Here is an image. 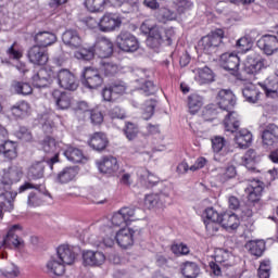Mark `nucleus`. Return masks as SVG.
I'll return each mask as SVG.
<instances>
[{"label":"nucleus","mask_w":278,"mask_h":278,"mask_svg":"<svg viewBox=\"0 0 278 278\" xmlns=\"http://www.w3.org/2000/svg\"><path fill=\"white\" fill-rule=\"evenodd\" d=\"M140 31L148 36L147 47L155 51H159L162 45H173V40H175V28H164L151 20H146L141 24Z\"/></svg>","instance_id":"f257e3e1"},{"label":"nucleus","mask_w":278,"mask_h":278,"mask_svg":"<svg viewBox=\"0 0 278 278\" xmlns=\"http://www.w3.org/2000/svg\"><path fill=\"white\" fill-rule=\"evenodd\" d=\"M118 228L112 225L103 226V224L98 223V229L100 231L98 243L109 248L114 247L115 242H117L121 249L131 247L134 244V229L125 228V226L119 230Z\"/></svg>","instance_id":"f03ea898"},{"label":"nucleus","mask_w":278,"mask_h":278,"mask_svg":"<svg viewBox=\"0 0 278 278\" xmlns=\"http://www.w3.org/2000/svg\"><path fill=\"white\" fill-rule=\"evenodd\" d=\"M138 212L140 210H136L135 207L124 206L118 212L114 213L111 218H103L100 220V224H103V227H127L134 220H140L138 216Z\"/></svg>","instance_id":"7ed1b4c3"},{"label":"nucleus","mask_w":278,"mask_h":278,"mask_svg":"<svg viewBox=\"0 0 278 278\" xmlns=\"http://www.w3.org/2000/svg\"><path fill=\"white\" fill-rule=\"evenodd\" d=\"M173 190L170 188H165L160 193H150L144 197V206L148 210H155L156 212L160 210H164L166 205H170L173 203Z\"/></svg>","instance_id":"20e7f679"},{"label":"nucleus","mask_w":278,"mask_h":278,"mask_svg":"<svg viewBox=\"0 0 278 278\" xmlns=\"http://www.w3.org/2000/svg\"><path fill=\"white\" fill-rule=\"evenodd\" d=\"M23 233V226L15 224L9 228V231L5 237L0 240V251L1 249H15L20 251L25 247V241L21 239Z\"/></svg>","instance_id":"39448f33"},{"label":"nucleus","mask_w":278,"mask_h":278,"mask_svg":"<svg viewBox=\"0 0 278 278\" xmlns=\"http://www.w3.org/2000/svg\"><path fill=\"white\" fill-rule=\"evenodd\" d=\"M269 66L270 61H268V59H264V56L257 52H251L245 59L243 71L247 75H257V73Z\"/></svg>","instance_id":"423d86ee"},{"label":"nucleus","mask_w":278,"mask_h":278,"mask_svg":"<svg viewBox=\"0 0 278 278\" xmlns=\"http://www.w3.org/2000/svg\"><path fill=\"white\" fill-rule=\"evenodd\" d=\"M27 190H35L28 194L27 205L29 207H40L45 203V193L40 191V185H34L29 181H26L18 188V193L27 192Z\"/></svg>","instance_id":"0eeeda50"},{"label":"nucleus","mask_w":278,"mask_h":278,"mask_svg":"<svg viewBox=\"0 0 278 278\" xmlns=\"http://www.w3.org/2000/svg\"><path fill=\"white\" fill-rule=\"evenodd\" d=\"M256 46L265 55H275L278 51V25L274 28L271 34L262 36L257 40Z\"/></svg>","instance_id":"6e6552de"},{"label":"nucleus","mask_w":278,"mask_h":278,"mask_svg":"<svg viewBox=\"0 0 278 278\" xmlns=\"http://www.w3.org/2000/svg\"><path fill=\"white\" fill-rule=\"evenodd\" d=\"M62 142L55 141V139L51 137H46L41 143V149L48 155H54L48 161V165L51 169H53V164H58L60 162V153L62 152Z\"/></svg>","instance_id":"1a4fd4ad"},{"label":"nucleus","mask_w":278,"mask_h":278,"mask_svg":"<svg viewBox=\"0 0 278 278\" xmlns=\"http://www.w3.org/2000/svg\"><path fill=\"white\" fill-rule=\"evenodd\" d=\"M54 81H56V84H59V86L64 90L75 91L77 88H79L77 77H75V75L66 68L54 73Z\"/></svg>","instance_id":"9d476101"},{"label":"nucleus","mask_w":278,"mask_h":278,"mask_svg":"<svg viewBox=\"0 0 278 278\" xmlns=\"http://www.w3.org/2000/svg\"><path fill=\"white\" fill-rule=\"evenodd\" d=\"M81 84L89 90H97L99 86L103 85V77L101 72L94 67H85L83 72Z\"/></svg>","instance_id":"9b49d317"},{"label":"nucleus","mask_w":278,"mask_h":278,"mask_svg":"<svg viewBox=\"0 0 278 278\" xmlns=\"http://www.w3.org/2000/svg\"><path fill=\"white\" fill-rule=\"evenodd\" d=\"M116 45L125 53H134L137 49H140L138 39L129 31H121L116 37Z\"/></svg>","instance_id":"f8f14e48"},{"label":"nucleus","mask_w":278,"mask_h":278,"mask_svg":"<svg viewBox=\"0 0 278 278\" xmlns=\"http://www.w3.org/2000/svg\"><path fill=\"white\" fill-rule=\"evenodd\" d=\"M30 81L34 88H47L55 81V72L47 68H40L33 73Z\"/></svg>","instance_id":"ddd939ff"},{"label":"nucleus","mask_w":278,"mask_h":278,"mask_svg":"<svg viewBox=\"0 0 278 278\" xmlns=\"http://www.w3.org/2000/svg\"><path fill=\"white\" fill-rule=\"evenodd\" d=\"M96 164L98 170L104 175H109L110 177H115V175H118V160L112 155L102 156L100 160L96 161Z\"/></svg>","instance_id":"4468645a"},{"label":"nucleus","mask_w":278,"mask_h":278,"mask_svg":"<svg viewBox=\"0 0 278 278\" xmlns=\"http://www.w3.org/2000/svg\"><path fill=\"white\" fill-rule=\"evenodd\" d=\"M121 25H123L121 16L114 13H105L99 21V30L109 34L114 31V29H118Z\"/></svg>","instance_id":"2eb2a0df"},{"label":"nucleus","mask_w":278,"mask_h":278,"mask_svg":"<svg viewBox=\"0 0 278 278\" xmlns=\"http://www.w3.org/2000/svg\"><path fill=\"white\" fill-rule=\"evenodd\" d=\"M217 105L223 108L225 112H231L236 108V94L233 91L227 89H220L215 96Z\"/></svg>","instance_id":"dca6fc26"},{"label":"nucleus","mask_w":278,"mask_h":278,"mask_svg":"<svg viewBox=\"0 0 278 278\" xmlns=\"http://www.w3.org/2000/svg\"><path fill=\"white\" fill-rule=\"evenodd\" d=\"M94 53L100 60H108L114 53V43L106 37H99L93 46Z\"/></svg>","instance_id":"f3484780"},{"label":"nucleus","mask_w":278,"mask_h":278,"mask_svg":"<svg viewBox=\"0 0 278 278\" xmlns=\"http://www.w3.org/2000/svg\"><path fill=\"white\" fill-rule=\"evenodd\" d=\"M27 58L30 64H35L36 66H45L49 62V53H47V49L40 46H33L27 51Z\"/></svg>","instance_id":"a211bd4d"},{"label":"nucleus","mask_w":278,"mask_h":278,"mask_svg":"<svg viewBox=\"0 0 278 278\" xmlns=\"http://www.w3.org/2000/svg\"><path fill=\"white\" fill-rule=\"evenodd\" d=\"M21 179H23V167L11 166L3 170L0 181L3 186H13V184H18Z\"/></svg>","instance_id":"6ab92c4d"},{"label":"nucleus","mask_w":278,"mask_h":278,"mask_svg":"<svg viewBox=\"0 0 278 278\" xmlns=\"http://www.w3.org/2000/svg\"><path fill=\"white\" fill-rule=\"evenodd\" d=\"M220 66L224 67L225 71H229L232 75L238 73V68H240V56L236 53H224L220 55Z\"/></svg>","instance_id":"aec40b11"},{"label":"nucleus","mask_w":278,"mask_h":278,"mask_svg":"<svg viewBox=\"0 0 278 278\" xmlns=\"http://www.w3.org/2000/svg\"><path fill=\"white\" fill-rule=\"evenodd\" d=\"M262 142L263 147L267 149L269 147H275L278 142V126L276 124H267L262 131Z\"/></svg>","instance_id":"412c9836"},{"label":"nucleus","mask_w":278,"mask_h":278,"mask_svg":"<svg viewBox=\"0 0 278 278\" xmlns=\"http://www.w3.org/2000/svg\"><path fill=\"white\" fill-rule=\"evenodd\" d=\"M18 192L5 191L0 193V220L3 219V212H12L14 210V199Z\"/></svg>","instance_id":"4be33fe9"},{"label":"nucleus","mask_w":278,"mask_h":278,"mask_svg":"<svg viewBox=\"0 0 278 278\" xmlns=\"http://www.w3.org/2000/svg\"><path fill=\"white\" fill-rule=\"evenodd\" d=\"M105 262V254L99 251L87 250L83 252V264L85 266H101Z\"/></svg>","instance_id":"5701e85b"},{"label":"nucleus","mask_w":278,"mask_h":278,"mask_svg":"<svg viewBox=\"0 0 278 278\" xmlns=\"http://www.w3.org/2000/svg\"><path fill=\"white\" fill-rule=\"evenodd\" d=\"M223 125L225 131H230L235 134L240 129V115H238L235 111H226V115H224Z\"/></svg>","instance_id":"b1692460"},{"label":"nucleus","mask_w":278,"mask_h":278,"mask_svg":"<svg viewBox=\"0 0 278 278\" xmlns=\"http://www.w3.org/2000/svg\"><path fill=\"white\" fill-rule=\"evenodd\" d=\"M56 255L60 262H62L65 266H71L74 264L77 254L73 251V248L68 244H62L56 249Z\"/></svg>","instance_id":"393cba45"},{"label":"nucleus","mask_w":278,"mask_h":278,"mask_svg":"<svg viewBox=\"0 0 278 278\" xmlns=\"http://www.w3.org/2000/svg\"><path fill=\"white\" fill-rule=\"evenodd\" d=\"M262 192H264V182L260 180H253L247 188L248 201L251 203H257L262 199Z\"/></svg>","instance_id":"a878e982"},{"label":"nucleus","mask_w":278,"mask_h":278,"mask_svg":"<svg viewBox=\"0 0 278 278\" xmlns=\"http://www.w3.org/2000/svg\"><path fill=\"white\" fill-rule=\"evenodd\" d=\"M62 40L66 47L71 49H78L81 47V36L76 29H67L62 35Z\"/></svg>","instance_id":"bb28decb"},{"label":"nucleus","mask_w":278,"mask_h":278,"mask_svg":"<svg viewBox=\"0 0 278 278\" xmlns=\"http://www.w3.org/2000/svg\"><path fill=\"white\" fill-rule=\"evenodd\" d=\"M34 40L38 47L45 49L47 47H51V45H54L58 37L51 31H39L35 35Z\"/></svg>","instance_id":"cd10ccee"},{"label":"nucleus","mask_w":278,"mask_h":278,"mask_svg":"<svg viewBox=\"0 0 278 278\" xmlns=\"http://www.w3.org/2000/svg\"><path fill=\"white\" fill-rule=\"evenodd\" d=\"M52 97L59 110H68L71 108V103H73V98L71 97V93L67 92L54 90L52 92Z\"/></svg>","instance_id":"c85d7f7f"},{"label":"nucleus","mask_w":278,"mask_h":278,"mask_svg":"<svg viewBox=\"0 0 278 278\" xmlns=\"http://www.w3.org/2000/svg\"><path fill=\"white\" fill-rule=\"evenodd\" d=\"M98 71L103 73L105 77H114L118 73V64L110 61V59H100Z\"/></svg>","instance_id":"c756f323"},{"label":"nucleus","mask_w":278,"mask_h":278,"mask_svg":"<svg viewBox=\"0 0 278 278\" xmlns=\"http://www.w3.org/2000/svg\"><path fill=\"white\" fill-rule=\"evenodd\" d=\"M11 114L15 118H27V116L31 114V106L28 104L27 101L16 102L11 108Z\"/></svg>","instance_id":"7c9ffc66"},{"label":"nucleus","mask_w":278,"mask_h":278,"mask_svg":"<svg viewBox=\"0 0 278 278\" xmlns=\"http://www.w3.org/2000/svg\"><path fill=\"white\" fill-rule=\"evenodd\" d=\"M235 142L240 149H249L251 142H253V135L248 129H241L235 131Z\"/></svg>","instance_id":"2f4dec72"},{"label":"nucleus","mask_w":278,"mask_h":278,"mask_svg":"<svg viewBox=\"0 0 278 278\" xmlns=\"http://www.w3.org/2000/svg\"><path fill=\"white\" fill-rule=\"evenodd\" d=\"M194 211L202 218L205 228L210 227V199H204L194 206Z\"/></svg>","instance_id":"473e14b6"},{"label":"nucleus","mask_w":278,"mask_h":278,"mask_svg":"<svg viewBox=\"0 0 278 278\" xmlns=\"http://www.w3.org/2000/svg\"><path fill=\"white\" fill-rule=\"evenodd\" d=\"M108 136L103 132H96L90 138L89 147L94 151H103L108 147Z\"/></svg>","instance_id":"72a5a7b5"},{"label":"nucleus","mask_w":278,"mask_h":278,"mask_svg":"<svg viewBox=\"0 0 278 278\" xmlns=\"http://www.w3.org/2000/svg\"><path fill=\"white\" fill-rule=\"evenodd\" d=\"M245 249L255 257H262L266 251V242L264 240H251L245 243Z\"/></svg>","instance_id":"f704fd0d"},{"label":"nucleus","mask_w":278,"mask_h":278,"mask_svg":"<svg viewBox=\"0 0 278 278\" xmlns=\"http://www.w3.org/2000/svg\"><path fill=\"white\" fill-rule=\"evenodd\" d=\"M222 227L227 229V231H236L240 227V218L235 213H225L222 219Z\"/></svg>","instance_id":"c9c22d12"},{"label":"nucleus","mask_w":278,"mask_h":278,"mask_svg":"<svg viewBox=\"0 0 278 278\" xmlns=\"http://www.w3.org/2000/svg\"><path fill=\"white\" fill-rule=\"evenodd\" d=\"M63 155L68 160V162H73L74 164H79L86 160L84 152L77 148H73L68 146L64 151Z\"/></svg>","instance_id":"e433bc0d"},{"label":"nucleus","mask_w":278,"mask_h":278,"mask_svg":"<svg viewBox=\"0 0 278 278\" xmlns=\"http://www.w3.org/2000/svg\"><path fill=\"white\" fill-rule=\"evenodd\" d=\"M242 94L245 101L252 104L260 103V97H262V92L253 85H249L243 88Z\"/></svg>","instance_id":"4c0bfd02"},{"label":"nucleus","mask_w":278,"mask_h":278,"mask_svg":"<svg viewBox=\"0 0 278 278\" xmlns=\"http://www.w3.org/2000/svg\"><path fill=\"white\" fill-rule=\"evenodd\" d=\"M77 167H65L56 175L58 184H68L77 177Z\"/></svg>","instance_id":"58836bf2"},{"label":"nucleus","mask_w":278,"mask_h":278,"mask_svg":"<svg viewBox=\"0 0 278 278\" xmlns=\"http://www.w3.org/2000/svg\"><path fill=\"white\" fill-rule=\"evenodd\" d=\"M28 177L35 181L42 179V177H45V161L33 163L28 168Z\"/></svg>","instance_id":"ea45409f"},{"label":"nucleus","mask_w":278,"mask_h":278,"mask_svg":"<svg viewBox=\"0 0 278 278\" xmlns=\"http://www.w3.org/2000/svg\"><path fill=\"white\" fill-rule=\"evenodd\" d=\"M65 264L62 263V261L55 260V257H52L48 263H47V269L48 273L51 275H55L56 277H62L65 273Z\"/></svg>","instance_id":"a19ab883"},{"label":"nucleus","mask_w":278,"mask_h":278,"mask_svg":"<svg viewBox=\"0 0 278 278\" xmlns=\"http://www.w3.org/2000/svg\"><path fill=\"white\" fill-rule=\"evenodd\" d=\"M258 86L264 90L268 99H277L278 81L265 80L264 83H260Z\"/></svg>","instance_id":"79ce46f5"},{"label":"nucleus","mask_w":278,"mask_h":278,"mask_svg":"<svg viewBox=\"0 0 278 278\" xmlns=\"http://www.w3.org/2000/svg\"><path fill=\"white\" fill-rule=\"evenodd\" d=\"M194 73V81L199 84V86H205L210 84V66L205 65L204 67H199L193 71Z\"/></svg>","instance_id":"37998d69"},{"label":"nucleus","mask_w":278,"mask_h":278,"mask_svg":"<svg viewBox=\"0 0 278 278\" xmlns=\"http://www.w3.org/2000/svg\"><path fill=\"white\" fill-rule=\"evenodd\" d=\"M199 273H201V269L199 268V265L194 262H186L182 265L181 274L185 278H197L199 277Z\"/></svg>","instance_id":"c03bdc74"},{"label":"nucleus","mask_w":278,"mask_h":278,"mask_svg":"<svg viewBox=\"0 0 278 278\" xmlns=\"http://www.w3.org/2000/svg\"><path fill=\"white\" fill-rule=\"evenodd\" d=\"M0 153H2L7 160H15L17 155L16 143L4 140V143H0Z\"/></svg>","instance_id":"a18cd8bd"},{"label":"nucleus","mask_w":278,"mask_h":278,"mask_svg":"<svg viewBox=\"0 0 278 278\" xmlns=\"http://www.w3.org/2000/svg\"><path fill=\"white\" fill-rule=\"evenodd\" d=\"M188 108L190 114H197L203 108V97L193 93L188 97Z\"/></svg>","instance_id":"49530a36"},{"label":"nucleus","mask_w":278,"mask_h":278,"mask_svg":"<svg viewBox=\"0 0 278 278\" xmlns=\"http://www.w3.org/2000/svg\"><path fill=\"white\" fill-rule=\"evenodd\" d=\"M110 1L108 0H86L85 7L89 12L99 13L103 12Z\"/></svg>","instance_id":"de8ad7c7"},{"label":"nucleus","mask_w":278,"mask_h":278,"mask_svg":"<svg viewBox=\"0 0 278 278\" xmlns=\"http://www.w3.org/2000/svg\"><path fill=\"white\" fill-rule=\"evenodd\" d=\"M94 55H97L94 52V46L89 48H81L75 53V58H77V60H85V62H90Z\"/></svg>","instance_id":"09e8293b"},{"label":"nucleus","mask_w":278,"mask_h":278,"mask_svg":"<svg viewBox=\"0 0 278 278\" xmlns=\"http://www.w3.org/2000/svg\"><path fill=\"white\" fill-rule=\"evenodd\" d=\"M13 88L16 94H23V97H27L28 94H31V92H34V88H31V85H29V83L16 81L13 85Z\"/></svg>","instance_id":"8fccbe9b"},{"label":"nucleus","mask_w":278,"mask_h":278,"mask_svg":"<svg viewBox=\"0 0 278 278\" xmlns=\"http://www.w3.org/2000/svg\"><path fill=\"white\" fill-rule=\"evenodd\" d=\"M223 38H225V30L220 28L212 30L210 37V47H220Z\"/></svg>","instance_id":"3c124183"},{"label":"nucleus","mask_w":278,"mask_h":278,"mask_svg":"<svg viewBox=\"0 0 278 278\" xmlns=\"http://www.w3.org/2000/svg\"><path fill=\"white\" fill-rule=\"evenodd\" d=\"M195 49L198 53H201V55L204 54L210 58V35L202 37Z\"/></svg>","instance_id":"603ef678"},{"label":"nucleus","mask_w":278,"mask_h":278,"mask_svg":"<svg viewBox=\"0 0 278 278\" xmlns=\"http://www.w3.org/2000/svg\"><path fill=\"white\" fill-rule=\"evenodd\" d=\"M225 111L223 108H220L219 105L214 108V106H211L210 109V122L211 123H220V121H223V118H225Z\"/></svg>","instance_id":"864d4df0"},{"label":"nucleus","mask_w":278,"mask_h":278,"mask_svg":"<svg viewBox=\"0 0 278 278\" xmlns=\"http://www.w3.org/2000/svg\"><path fill=\"white\" fill-rule=\"evenodd\" d=\"M155 105L156 103L154 100L146 101V103L142 106V118L144 121H149L153 116V114H155Z\"/></svg>","instance_id":"5fc2aeb1"},{"label":"nucleus","mask_w":278,"mask_h":278,"mask_svg":"<svg viewBox=\"0 0 278 278\" xmlns=\"http://www.w3.org/2000/svg\"><path fill=\"white\" fill-rule=\"evenodd\" d=\"M138 90L141 94H144V97H151V94H155V92H157V87L153 81L146 80Z\"/></svg>","instance_id":"6e6d98bb"},{"label":"nucleus","mask_w":278,"mask_h":278,"mask_svg":"<svg viewBox=\"0 0 278 278\" xmlns=\"http://www.w3.org/2000/svg\"><path fill=\"white\" fill-rule=\"evenodd\" d=\"M7 55L10 60H21V58H23V50H21V46H18V43L14 42L8 48Z\"/></svg>","instance_id":"4d7b16f0"},{"label":"nucleus","mask_w":278,"mask_h":278,"mask_svg":"<svg viewBox=\"0 0 278 278\" xmlns=\"http://www.w3.org/2000/svg\"><path fill=\"white\" fill-rule=\"evenodd\" d=\"M193 5L194 4L189 0H178L176 2V12L177 14H184L185 12H188V10H191Z\"/></svg>","instance_id":"13d9d810"},{"label":"nucleus","mask_w":278,"mask_h":278,"mask_svg":"<svg viewBox=\"0 0 278 278\" xmlns=\"http://www.w3.org/2000/svg\"><path fill=\"white\" fill-rule=\"evenodd\" d=\"M174 255H188L190 248L185 243H174L170 248Z\"/></svg>","instance_id":"bf43d9fd"},{"label":"nucleus","mask_w":278,"mask_h":278,"mask_svg":"<svg viewBox=\"0 0 278 278\" xmlns=\"http://www.w3.org/2000/svg\"><path fill=\"white\" fill-rule=\"evenodd\" d=\"M212 149L214 153H220L223 151V148L225 147V142H227L224 137L215 136L212 140Z\"/></svg>","instance_id":"052dcab7"},{"label":"nucleus","mask_w":278,"mask_h":278,"mask_svg":"<svg viewBox=\"0 0 278 278\" xmlns=\"http://www.w3.org/2000/svg\"><path fill=\"white\" fill-rule=\"evenodd\" d=\"M124 131L128 140H134L138 136V127L134 123H127Z\"/></svg>","instance_id":"680f3d73"},{"label":"nucleus","mask_w":278,"mask_h":278,"mask_svg":"<svg viewBox=\"0 0 278 278\" xmlns=\"http://www.w3.org/2000/svg\"><path fill=\"white\" fill-rule=\"evenodd\" d=\"M160 15L162 16V21H175L177 18V12L166 8L160 10Z\"/></svg>","instance_id":"e2e57ef3"},{"label":"nucleus","mask_w":278,"mask_h":278,"mask_svg":"<svg viewBox=\"0 0 278 278\" xmlns=\"http://www.w3.org/2000/svg\"><path fill=\"white\" fill-rule=\"evenodd\" d=\"M89 115L93 125H101V123H103V113H101L99 110H91Z\"/></svg>","instance_id":"0e129e2a"},{"label":"nucleus","mask_w":278,"mask_h":278,"mask_svg":"<svg viewBox=\"0 0 278 278\" xmlns=\"http://www.w3.org/2000/svg\"><path fill=\"white\" fill-rule=\"evenodd\" d=\"M109 116L110 118H119L123 119L125 118V110L121 109L119 106H114L109 111Z\"/></svg>","instance_id":"69168bd1"},{"label":"nucleus","mask_w":278,"mask_h":278,"mask_svg":"<svg viewBox=\"0 0 278 278\" xmlns=\"http://www.w3.org/2000/svg\"><path fill=\"white\" fill-rule=\"evenodd\" d=\"M16 136L20 140H24V142H29V140H31V132H29V129H27V127H20Z\"/></svg>","instance_id":"338daca9"},{"label":"nucleus","mask_w":278,"mask_h":278,"mask_svg":"<svg viewBox=\"0 0 278 278\" xmlns=\"http://www.w3.org/2000/svg\"><path fill=\"white\" fill-rule=\"evenodd\" d=\"M237 47L241 49V51H250L251 50V39L249 37H241L237 41Z\"/></svg>","instance_id":"774afa93"}]
</instances>
